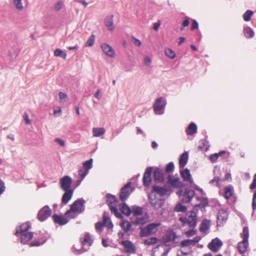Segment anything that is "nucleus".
Here are the masks:
<instances>
[{
	"instance_id": "obj_7",
	"label": "nucleus",
	"mask_w": 256,
	"mask_h": 256,
	"mask_svg": "<svg viewBox=\"0 0 256 256\" xmlns=\"http://www.w3.org/2000/svg\"><path fill=\"white\" fill-rule=\"evenodd\" d=\"M52 210L48 206L42 207L38 212V219L43 222L51 216Z\"/></svg>"
},
{
	"instance_id": "obj_20",
	"label": "nucleus",
	"mask_w": 256,
	"mask_h": 256,
	"mask_svg": "<svg viewBox=\"0 0 256 256\" xmlns=\"http://www.w3.org/2000/svg\"><path fill=\"white\" fill-rule=\"evenodd\" d=\"M181 177L184 182H188L190 184L194 183L190 170L186 168L180 172Z\"/></svg>"
},
{
	"instance_id": "obj_1",
	"label": "nucleus",
	"mask_w": 256,
	"mask_h": 256,
	"mask_svg": "<svg viewBox=\"0 0 256 256\" xmlns=\"http://www.w3.org/2000/svg\"><path fill=\"white\" fill-rule=\"evenodd\" d=\"M242 241L238 242L237 244V248L238 252L240 254H244L249 246L248 238L249 230L247 226H244L242 229V232L240 234Z\"/></svg>"
},
{
	"instance_id": "obj_11",
	"label": "nucleus",
	"mask_w": 256,
	"mask_h": 256,
	"mask_svg": "<svg viewBox=\"0 0 256 256\" xmlns=\"http://www.w3.org/2000/svg\"><path fill=\"white\" fill-rule=\"evenodd\" d=\"M224 196L228 200H229L234 199L235 200L236 196L234 192V186L232 185H229L224 188Z\"/></svg>"
},
{
	"instance_id": "obj_44",
	"label": "nucleus",
	"mask_w": 256,
	"mask_h": 256,
	"mask_svg": "<svg viewBox=\"0 0 256 256\" xmlns=\"http://www.w3.org/2000/svg\"><path fill=\"white\" fill-rule=\"evenodd\" d=\"M253 12L252 10H247L243 14V18L244 20L246 22L250 21Z\"/></svg>"
},
{
	"instance_id": "obj_18",
	"label": "nucleus",
	"mask_w": 256,
	"mask_h": 256,
	"mask_svg": "<svg viewBox=\"0 0 256 256\" xmlns=\"http://www.w3.org/2000/svg\"><path fill=\"white\" fill-rule=\"evenodd\" d=\"M168 183L174 188H180L183 186V184L180 181V179L178 177L168 176Z\"/></svg>"
},
{
	"instance_id": "obj_21",
	"label": "nucleus",
	"mask_w": 256,
	"mask_h": 256,
	"mask_svg": "<svg viewBox=\"0 0 256 256\" xmlns=\"http://www.w3.org/2000/svg\"><path fill=\"white\" fill-rule=\"evenodd\" d=\"M153 176L154 181L156 182H162L164 180V173L159 168H156L154 169Z\"/></svg>"
},
{
	"instance_id": "obj_48",
	"label": "nucleus",
	"mask_w": 256,
	"mask_h": 256,
	"mask_svg": "<svg viewBox=\"0 0 256 256\" xmlns=\"http://www.w3.org/2000/svg\"><path fill=\"white\" fill-rule=\"evenodd\" d=\"M174 169V164L172 162H170L166 164V172H172Z\"/></svg>"
},
{
	"instance_id": "obj_10",
	"label": "nucleus",
	"mask_w": 256,
	"mask_h": 256,
	"mask_svg": "<svg viewBox=\"0 0 256 256\" xmlns=\"http://www.w3.org/2000/svg\"><path fill=\"white\" fill-rule=\"evenodd\" d=\"M222 245V242L218 238L213 239L208 244V248L214 252H217Z\"/></svg>"
},
{
	"instance_id": "obj_46",
	"label": "nucleus",
	"mask_w": 256,
	"mask_h": 256,
	"mask_svg": "<svg viewBox=\"0 0 256 256\" xmlns=\"http://www.w3.org/2000/svg\"><path fill=\"white\" fill-rule=\"evenodd\" d=\"M92 160L90 159L83 163L84 168L88 171L92 167Z\"/></svg>"
},
{
	"instance_id": "obj_57",
	"label": "nucleus",
	"mask_w": 256,
	"mask_h": 256,
	"mask_svg": "<svg viewBox=\"0 0 256 256\" xmlns=\"http://www.w3.org/2000/svg\"><path fill=\"white\" fill-rule=\"evenodd\" d=\"M198 28V22L195 20H193L192 24L191 26V30H192L194 29Z\"/></svg>"
},
{
	"instance_id": "obj_24",
	"label": "nucleus",
	"mask_w": 256,
	"mask_h": 256,
	"mask_svg": "<svg viewBox=\"0 0 256 256\" xmlns=\"http://www.w3.org/2000/svg\"><path fill=\"white\" fill-rule=\"evenodd\" d=\"M200 240V237L196 236L192 240H185L181 242L180 245L182 247L194 246Z\"/></svg>"
},
{
	"instance_id": "obj_41",
	"label": "nucleus",
	"mask_w": 256,
	"mask_h": 256,
	"mask_svg": "<svg viewBox=\"0 0 256 256\" xmlns=\"http://www.w3.org/2000/svg\"><path fill=\"white\" fill-rule=\"evenodd\" d=\"M164 53L170 59H174L176 57L175 52L171 48H166L164 50Z\"/></svg>"
},
{
	"instance_id": "obj_59",
	"label": "nucleus",
	"mask_w": 256,
	"mask_h": 256,
	"mask_svg": "<svg viewBox=\"0 0 256 256\" xmlns=\"http://www.w3.org/2000/svg\"><path fill=\"white\" fill-rule=\"evenodd\" d=\"M144 62L147 66H150L151 64V60L148 56L144 58Z\"/></svg>"
},
{
	"instance_id": "obj_23",
	"label": "nucleus",
	"mask_w": 256,
	"mask_h": 256,
	"mask_svg": "<svg viewBox=\"0 0 256 256\" xmlns=\"http://www.w3.org/2000/svg\"><path fill=\"white\" fill-rule=\"evenodd\" d=\"M168 191V190L163 186H152V194H158L160 196H162L166 194Z\"/></svg>"
},
{
	"instance_id": "obj_49",
	"label": "nucleus",
	"mask_w": 256,
	"mask_h": 256,
	"mask_svg": "<svg viewBox=\"0 0 256 256\" xmlns=\"http://www.w3.org/2000/svg\"><path fill=\"white\" fill-rule=\"evenodd\" d=\"M174 209L176 212H184L186 210V207L180 204L176 205Z\"/></svg>"
},
{
	"instance_id": "obj_45",
	"label": "nucleus",
	"mask_w": 256,
	"mask_h": 256,
	"mask_svg": "<svg viewBox=\"0 0 256 256\" xmlns=\"http://www.w3.org/2000/svg\"><path fill=\"white\" fill-rule=\"evenodd\" d=\"M158 240L155 237L148 238L144 241V244L146 245L154 244L157 243Z\"/></svg>"
},
{
	"instance_id": "obj_42",
	"label": "nucleus",
	"mask_w": 256,
	"mask_h": 256,
	"mask_svg": "<svg viewBox=\"0 0 256 256\" xmlns=\"http://www.w3.org/2000/svg\"><path fill=\"white\" fill-rule=\"evenodd\" d=\"M78 174L80 176L81 179L78 180V184H79L81 182L82 180L85 178V176L87 175L88 173V171L84 168H80L78 170Z\"/></svg>"
},
{
	"instance_id": "obj_37",
	"label": "nucleus",
	"mask_w": 256,
	"mask_h": 256,
	"mask_svg": "<svg viewBox=\"0 0 256 256\" xmlns=\"http://www.w3.org/2000/svg\"><path fill=\"white\" fill-rule=\"evenodd\" d=\"M121 227L125 232H128L131 229L132 224L127 220H124L121 224Z\"/></svg>"
},
{
	"instance_id": "obj_52",
	"label": "nucleus",
	"mask_w": 256,
	"mask_h": 256,
	"mask_svg": "<svg viewBox=\"0 0 256 256\" xmlns=\"http://www.w3.org/2000/svg\"><path fill=\"white\" fill-rule=\"evenodd\" d=\"M184 234L188 237L192 236L196 234V230H190L186 232Z\"/></svg>"
},
{
	"instance_id": "obj_35",
	"label": "nucleus",
	"mask_w": 256,
	"mask_h": 256,
	"mask_svg": "<svg viewBox=\"0 0 256 256\" xmlns=\"http://www.w3.org/2000/svg\"><path fill=\"white\" fill-rule=\"evenodd\" d=\"M120 212L126 216H129L131 213V210L130 208L126 204H122L120 206Z\"/></svg>"
},
{
	"instance_id": "obj_4",
	"label": "nucleus",
	"mask_w": 256,
	"mask_h": 256,
	"mask_svg": "<svg viewBox=\"0 0 256 256\" xmlns=\"http://www.w3.org/2000/svg\"><path fill=\"white\" fill-rule=\"evenodd\" d=\"M120 244L122 246L125 253L129 254L136 253V246L132 242L129 240H123L120 242Z\"/></svg>"
},
{
	"instance_id": "obj_58",
	"label": "nucleus",
	"mask_w": 256,
	"mask_h": 256,
	"mask_svg": "<svg viewBox=\"0 0 256 256\" xmlns=\"http://www.w3.org/2000/svg\"><path fill=\"white\" fill-rule=\"evenodd\" d=\"M220 181V178L218 177H215L212 180H210V183L212 184L218 186Z\"/></svg>"
},
{
	"instance_id": "obj_53",
	"label": "nucleus",
	"mask_w": 256,
	"mask_h": 256,
	"mask_svg": "<svg viewBox=\"0 0 256 256\" xmlns=\"http://www.w3.org/2000/svg\"><path fill=\"white\" fill-rule=\"evenodd\" d=\"M104 225L102 222H98L96 223L95 225V228L97 230H98L99 231L101 232L102 230V229L104 227Z\"/></svg>"
},
{
	"instance_id": "obj_56",
	"label": "nucleus",
	"mask_w": 256,
	"mask_h": 256,
	"mask_svg": "<svg viewBox=\"0 0 256 256\" xmlns=\"http://www.w3.org/2000/svg\"><path fill=\"white\" fill-rule=\"evenodd\" d=\"M145 222L144 218H136V221L134 222V224H142Z\"/></svg>"
},
{
	"instance_id": "obj_3",
	"label": "nucleus",
	"mask_w": 256,
	"mask_h": 256,
	"mask_svg": "<svg viewBox=\"0 0 256 256\" xmlns=\"http://www.w3.org/2000/svg\"><path fill=\"white\" fill-rule=\"evenodd\" d=\"M86 201L83 199L80 198L76 200L70 206V209L68 210V213L72 212V211H76L78 214H80L84 210V204Z\"/></svg>"
},
{
	"instance_id": "obj_30",
	"label": "nucleus",
	"mask_w": 256,
	"mask_h": 256,
	"mask_svg": "<svg viewBox=\"0 0 256 256\" xmlns=\"http://www.w3.org/2000/svg\"><path fill=\"white\" fill-rule=\"evenodd\" d=\"M188 158V152H184L179 158V166L180 168H184L186 164Z\"/></svg>"
},
{
	"instance_id": "obj_31",
	"label": "nucleus",
	"mask_w": 256,
	"mask_h": 256,
	"mask_svg": "<svg viewBox=\"0 0 256 256\" xmlns=\"http://www.w3.org/2000/svg\"><path fill=\"white\" fill-rule=\"evenodd\" d=\"M210 222L208 220H204L200 224V231L205 233L209 228Z\"/></svg>"
},
{
	"instance_id": "obj_36",
	"label": "nucleus",
	"mask_w": 256,
	"mask_h": 256,
	"mask_svg": "<svg viewBox=\"0 0 256 256\" xmlns=\"http://www.w3.org/2000/svg\"><path fill=\"white\" fill-rule=\"evenodd\" d=\"M244 33L245 36L248 38H252L254 34V32L252 29L248 26L244 28Z\"/></svg>"
},
{
	"instance_id": "obj_61",
	"label": "nucleus",
	"mask_w": 256,
	"mask_h": 256,
	"mask_svg": "<svg viewBox=\"0 0 256 256\" xmlns=\"http://www.w3.org/2000/svg\"><path fill=\"white\" fill-rule=\"evenodd\" d=\"M62 4L60 2H58L56 5H55V6H54V8H55V10L56 11H58L60 10L62 8Z\"/></svg>"
},
{
	"instance_id": "obj_12",
	"label": "nucleus",
	"mask_w": 256,
	"mask_h": 256,
	"mask_svg": "<svg viewBox=\"0 0 256 256\" xmlns=\"http://www.w3.org/2000/svg\"><path fill=\"white\" fill-rule=\"evenodd\" d=\"M166 104V100L162 98H158L154 106V110L156 114H160Z\"/></svg>"
},
{
	"instance_id": "obj_51",
	"label": "nucleus",
	"mask_w": 256,
	"mask_h": 256,
	"mask_svg": "<svg viewBox=\"0 0 256 256\" xmlns=\"http://www.w3.org/2000/svg\"><path fill=\"white\" fill-rule=\"evenodd\" d=\"M77 212L72 211V212L68 213V210L66 212L65 215L70 218H74L76 216Z\"/></svg>"
},
{
	"instance_id": "obj_22",
	"label": "nucleus",
	"mask_w": 256,
	"mask_h": 256,
	"mask_svg": "<svg viewBox=\"0 0 256 256\" xmlns=\"http://www.w3.org/2000/svg\"><path fill=\"white\" fill-rule=\"evenodd\" d=\"M195 194V192L192 190H186L182 198V201L184 203L190 202Z\"/></svg>"
},
{
	"instance_id": "obj_17",
	"label": "nucleus",
	"mask_w": 256,
	"mask_h": 256,
	"mask_svg": "<svg viewBox=\"0 0 256 256\" xmlns=\"http://www.w3.org/2000/svg\"><path fill=\"white\" fill-rule=\"evenodd\" d=\"M80 242L82 244L83 248L84 246L87 247L88 248L92 246L93 240L90 234L88 233H85L80 238Z\"/></svg>"
},
{
	"instance_id": "obj_6",
	"label": "nucleus",
	"mask_w": 256,
	"mask_h": 256,
	"mask_svg": "<svg viewBox=\"0 0 256 256\" xmlns=\"http://www.w3.org/2000/svg\"><path fill=\"white\" fill-rule=\"evenodd\" d=\"M131 184L132 183L129 182L121 189L120 195V200L122 202L125 201L132 192L134 188L131 187Z\"/></svg>"
},
{
	"instance_id": "obj_9",
	"label": "nucleus",
	"mask_w": 256,
	"mask_h": 256,
	"mask_svg": "<svg viewBox=\"0 0 256 256\" xmlns=\"http://www.w3.org/2000/svg\"><path fill=\"white\" fill-rule=\"evenodd\" d=\"M148 199L150 202L155 209L160 208L164 202L162 199L157 198L156 195L154 194H151L149 196Z\"/></svg>"
},
{
	"instance_id": "obj_64",
	"label": "nucleus",
	"mask_w": 256,
	"mask_h": 256,
	"mask_svg": "<svg viewBox=\"0 0 256 256\" xmlns=\"http://www.w3.org/2000/svg\"><path fill=\"white\" fill-rule=\"evenodd\" d=\"M55 140L60 146H64L65 142H64V140H61V139H60V138H56Z\"/></svg>"
},
{
	"instance_id": "obj_40",
	"label": "nucleus",
	"mask_w": 256,
	"mask_h": 256,
	"mask_svg": "<svg viewBox=\"0 0 256 256\" xmlns=\"http://www.w3.org/2000/svg\"><path fill=\"white\" fill-rule=\"evenodd\" d=\"M225 154V151H221V152H219L218 153H215V154H212L210 156V161L212 162H215L218 160V157L220 156L222 154Z\"/></svg>"
},
{
	"instance_id": "obj_2",
	"label": "nucleus",
	"mask_w": 256,
	"mask_h": 256,
	"mask_svg": "<svg viewBox=\"0 0 256 256\" xmlns=\"http://www.w3.org/2000/svg\"><path fill=\"white\" fill-rule=\"evenodd\" d=\"M160 222L151 223L145 227L140 228V237H147L150 234H155L158 230V228L160 226Z\"/></svg>"
},
{
	"instance_id": "obj_28",
	"label": "nucleus",
	"mask_w": 256,
	"mask_h": 256,
	"mask_svg": "<svg viewBox=\"0 0 256 256\" xmlns=\"http://www.w3.org/2000/svg\"><path fill=\"white\" fill-rule=\"evenodd\" d=\"M20 236H21V242L26 244L32 238L33 234L31 232H28L20 234Z\"/></svg>"
},
{
	"instance_id": "obj_14",
	"label": "nucleus",
	"mask_w": 256,
	"mask_h": 256,
	"mask_svg": "<svg viewBox=\"0 0 256 256\" xmlns=\"http://www.w3.org/2000/svg\"><path fill=\"white\" fill-rule=\"evenodd\" d=\"M176 238V234L172 230L169 229L166 231L162 237V240L163 242L166 243L174 241Z\"/></svg>"
},
{
	"instance_id": "obj_8",
	"label": "nucleus",
	"mask_w": 256,
	"mask_h": 256,
	"mask_svg": "<svg viewBox=\"0 0 256 256\" xmlns=\"http://www.w3.org/2000/svg\"><path fill=\"white\" fill-rule=\"evenodd\" d=\"M170 248L167 246L160 244L152 250L153 256H166Z\"/></svg>"
},
{
	"instance_id": "obj_27",
	"label": "nucleus",
	"mask_w": 256,
	"mask_h": 256,
	"mask_svg": "<svg viewBox=\"0 0 256 256\" xmlns=\"http://www.w3.org/2000/svg\"><path fill=\"white\" fill-rule=\"evenodd\" d=\"M113 17V15L108 16L104 20L105 25L110 31H113L114 28Z\"/></svg>"
},
{
	"instance_id": "obj_25",
	"label": "nucleus",
	"mask_w": 256,
	"mask_h": 256,
	"mask_svg": "<svg viewBox=\"0 0 256 256\" xmlns=\"http://www.w3.org/2000/svg\"><path fill=\"white\" fill-rule=\"evenodd\" d=\"M52 218L55 223L60 225H64L68 222L67 218L62 216L54 214Z\"/></svg>"
},
{
	"instance_id": "obj_33",
	"label": "nucleus",
	"mask_w": 256,
	"mask_h": 256,
	"mask_svg": "<svg viewBox=\"0 0 256 256\" xmlns=\"http://www.w3.org/2000/svg\"><path fill=\"white\" fill-rule=\"evenodd\" d=\"M106 130L104 128H92L93 136L95 137H98L103 135Z\"/></svg>"
},
{
	"instance_id": "obj_54",
	"label": "nucleus",
	"mask_w": 256,
	"mask_h": 256,
	"mask_svg": "<svg viewBox=\"0 0 256 256\" xmlns=\"http://www.w3.org/2000/svg\"><path fill=\"white\" fill-rule=\"evenodd\" d=\"M58 96H59V98L60 100L66 102V100L68 98V96L66 94H64L62 92H60L58 93Z\"/></svg>"
},
{
	"instance_id": "obj_43",
	"label": "nucleus",
	"mask_w": 256,
	"mask_h": 256,
	"mask_svg": "<svg viewBox=\"0 0 256 256\" xmlns=\"http://www.w3.org/2000/svg\"><path fill=\"white\" fill-rule=\"evenodd\" d=\"M142 208L140 206H136L132 208L131 212H132L134 216H138L142 214Z\"/></svg>"
},
{
	"instance_id": "obj_38",
	"label": "nucleus",
	"mask_w": 256,
	"mask_h": 256,
	"mask_svg": "<svg viewBox=\"0 0 256 256\" xmlns=\"http://www.w3.org/2000/svg\"><path fill=\"white\" fill-rule=\"evenodd\" d=\"M54 56H55L61 57L64 60H66L67 56L66 54L60 48H57L54 50Z\"/></svg>"
},
{
	"instance_id": "obj_47",
	"label": "nucleus",
	"mask_w": 256,
	"mask_h": 256,
	"mask_svg": "<svg viewBox=\"0 0 256 256\" xmlns=\"http://www.w3.org/2000/svg\"><path fill=\"white\" fill-rule=\"evenodd\" d=\"M94 35H92L88 40L87 42L85 44V46L86 47L92 46L94 45Z\"/></svg>"
},
{
	"instance_id": "obj_29",
	"label": "nucleus",
	"mask_w": 256,
	"mask_h": 256,
	"mask_svg": "<svg viewBox=\"0 0 256 256\" xmlns=\"http://www.w3.org/2000/svg\"><path fill=\"white\" fill-rule=\"evenodd\" d=\"M64 191L65 192L63 194L62 198V202L64 204H66L72 197L73 190H66Z\"/></svg>"
},
{
	"instance_id": "obj_50",
	"label": "nucleus",
	"mask_w": 256,
	"mask_h": 256,
	"mask_svg": "<svg viewBox=\"0 0 256 256\" xmlns=\"http://www.w3.org/2000/svg\"><path fill=\"white\" fill-rule=\"evenodd\" d=\"M45 242V240H42L40 241L33 240L30 244V246H39Z\"/></svg>"
},
{
	"instance_id": "obj_26",
	"label": "nucleus",
	"mask_w": 256,
	"mask_h": 256,
	"mask_svg": "<svg viewBox=\"0 0 256 256\" xmlns=\"http://www.w3.org/2000/svg\"><path fill=\"white\" fill-rule=\"evenodd\" d=\"M112 200H114V202H110L108 204L109 208L112 213L114 214L116 217L119 218L120 216V214L118 213L116 208V202L114 201V197L112 196Z\"/></svg>"
},
{
	"instance_id": "obj_39",
	"label": "nucleus",
	"mask_w": 256,
	"mask_h": 256,
	"mask_svg": "<svg viewBox=\"0 0 256 256\" xmlns=\"http://www.w3.org/2000/svg\"><path fill=\"white\" fill-rule=\"evenodd\" d=\"M22 0H14L13 2L16 9L19 12L22 11L24 9Z\"/></svg>"
},
{
	"instance_id": "obj_34",
	"label": "nucleus",
	"mask_w": 256,
	"mask_h": 256,
	"mask_svg": "<svg viewBox=\"0 0 256 256\" xmlns=\"http://www.w3.org/2000/svg\"><path fill=\"white\" fill-rule=\"evenodd\" d=\"M103 224L104 226H106L109 228H112L113 227L112 223L110 218L106 216L105 214L103 215Z\"/></svg>"
},
{
	"instance_id": "obj_32",
	"label": "nucleus",
	"mask_w": 256,
	"mask_h": 256,
	"mask_svg": "<svg viewBox=\"0 0 256 256\" xmlns=\"http://www.w3.org/2000/svg\"><path fill=\"white\" fill-rule=\"evenodd\" d=\"M197 131V126L196 124L194 123H190L188 126V128L186 130V134L187 135L192 136Z\"/></svg>"
},
{
	"instance_id": "obj_60",
	"label": "nucleus",
	"mask_w": 256,
	"mask_h": 256,
	"mask_svg": "<svg viewBox=\"0 0 256 256\" xmlns=\"http://www.w3.org/2000/svg\"><path fill=\"white\" fill-rule=\"evenodd\" d=\"M24 119L26 124H30V120L29 119L28 115L26 112L24 114Z\"/></svg>"
},
{
	"instance_id": "obj_16",
	"label": "nucleus",
	"mask_w": 256,
	"mask_h": 256,
	"mask_svg": "<svg viewBox=\"0 0 256 256\" xmlns=\"http://www.w3.org/2000/svg\"><path fill=\"white\" fill-rule=\"evenodd\" d=\"M31 228V225L30 222H26L22 224L16 228V231L15 232V235L16 236H20V234H22L25 232H28V231Z\"/></svg>"
},
{
	"instance_id": "obj_63",
	"label": "nucleus",
	"mask_w": 256,
	"mask_h": 256,
	"mask_svg": "<svg viewBox=\"0 0 256 256\" xmlns=\"http://www.w3.org/2000/svg\"><path fill=\"white\" fill-rule=\"evenodd\" d=\"M160 25V22L158 21L154 24L153 28L154 30L157 31Z\"/></svg>"
},
{
	"instance_id": "obj_5",
	"label": "nucleus",
	"mask_w": 256,
	"mask_h": 256,
	"mask_svg": "<svg viewBox=\"0 0 256 256\" xmlns=\"http://www.w3.org/2000/svg\"><path fill=\"white\" fill-rule=\"evenodd\" d=\"M180 220L184 224H186L189 227L192 228L196 226L197 223L196 216L194 212H190V215L187 218H181Z\"/></svg>"
},
{
	"instance_id": "obj_15",
	"label": "nucleus",
	"mask_w": 256,
	"mask_h": 256,
	"mask_svg": "<svg viewBox=\"0 0 256 256\" xmlns=\"http://www.w3.org/2000/svg\"><path fill=\"white\" fill-rule=\"evenodd\" d=\"M72 183V178L68 176H64L60 180L61 188L64 190H70V188Z\"/></svg>"
},
{
	"instance_id": "obj_62",
	"label": "nucleus",
	"mask_w": 256,
	"mask_h": 256,
	"mask_svg": "<svg viewBox=\"0 0 256 256\" xmlns=\"http://www.w3.org/2000/svg\"><path fill=\"white\" fill-rule=\"evenodd\" d=\"M190 22L188 20V18H186L185 20L183 22L182 24V26L183 28H185L188 26L189 25Z\"/></svg>"
},
{
	"instance_id": "obj_55",
	"label": "nucleus",
	"mask_w": 256,
	"mask_h": 256,
	"mask_svg": "<svg viewBox=\"0 0 256 256\" xmlns=\"http://www.w3.org/2000/svg\"><path fill=\"white\" fill-rule=\"evenodd\" d=\"M6 187L4 182L0 179V195L5 190Z\"/></svg>"
},
{
	"instance_id": "obj_19",
	"label": "nucleus",
	"mask_w": 256,
	"mask_h": 256,
	"mask_svg": "<svg viewBox=\"0 0 256 256\" xmlns=\"http://www.w3.org/2000/svg\"><path fill=\"white\" fill-rule=\"evenodd\" d=\"M152 167H148L144 174L142 181L143 184L144 186H148L150 185L151 182V174L152 172Z\"/></svg>"
},
{
	"instance_id": "obj_13",
	"label": "nucleus",
	"mask_w": 256,
	"mask_h": 256,
	"mask_svg": "<svg viewBox=\"0 0 256 256\" xmlns=\"http://www.w3.org/2000/svg\"><path fill=\"white\" fill-rule=\"evenodd\" d=\"M101 48L102 52L108 56L114 58L116 56V52L114 49L106 43H102L101 44Z\"/></svg>"
}]
</instances>
